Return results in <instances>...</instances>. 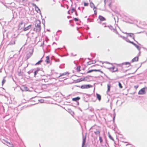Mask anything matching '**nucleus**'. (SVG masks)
Here are the masks:
<instances>
[{
    "label": "nucleus",
    "instance_id": "nucleus-28",
    "mask_svg": "<svg viewBox=\"0 0 147 147\" xmlns=\"http://www.w3.org/2000/svg\"><path fill=\"white\" fill-rule=\"evenodd\" d=\"M39 69H38L37 70H36V71L34 72V77H36V74L38 73V71H39Z\"/></svg>",
    "mask_w": 147,
    "mask_h": 147
},
{
    "label": "nucleus",
    "instance_id": "nucleus-32",
    "mask_svg": "<svg viewBox=\"0 0 147 147\" xmlns=\"http://www.w3.org/2000/svg\"><path fill=\"white\" fill-rule=\"evenodd\" d=\"M88 3H87V2H84V6H88Z\"/></svg>",
    "mask_w": 147,
    "mask_h": 147
},
{
    "label": "nucleus",
    "instance_id": "nucleus-11",
    "mask_svg": "<svg viewBox=\"0 0 147 147\" xmlns=\"http://www.w3.org/2000/svg\"><path fill=\"white\" fill-rule=\"evenodd\" d=\"M138 57H136L134 58L131 60V62H134L136 61H137L138 60Z\"/></svg>",
    "mask_w": 147,
    "mask_h": 147
},
{
    "label": "nucleus",
    "instance_id": "nucleus-39",
    "mask_svg": "<svg viewBox=\"0 0 147 147\" xmlns=\"http://www.w3.org/2000/svg\"><path fill=\"white\" fill-rule=\"evenodd\" d=\"M51 4L52 5H54V4H55V1L54 0H53L51 1Z\"/></svg>",
    "mask_w": 147,
    "mask_h": 147
},
{
    "label": "nucleus",
    "instance_id": "nucleus-33",
    "mask_svg": "<svg viewBox=\"0 0 147 147\" xmlns=\"http://www.w3.org/2000/svg\"><path fill=\"white\" fill-rule=\"evenodd\" d=\"M124 64L125 65H127L128 66H130L131 65L130 63L129 62H125L124 63Z\"/></svg>",
    "mask_w": 147,
    "mask_h": 147
},
{
    "label": "nucleus",
    "instance_id": "nucleus-42",
    "mask_svg": "<svg viewBox=\"0 0 147 147\" xmlns=\"http://www.w3.org/2000/svg\"><path fill=\"white\" fill-rule=\"evenodd\" d=\"M108 0H104V2L105 4L107 2Z\"/></svg>",
    "mask_w": 147,
    "mask_h": 147
},
{
    "label": "nucleus",
    "instance_id": "nucleus-6",
    "mask_svg": "<svg viewBox=\"0 0 147 147\" xmlns=\"http://www.w3.org/2000/svg\"><path fill=\"white\" fill-rule=\"evenodd\" d=\"M41 29V26H35V27L34 29V30L36 32H40Z\"/></svg>",
    "mask_w": 147,
    "mask_h": 147
},
{
    "label": "nucleus",
    "instance_id": "nucleus-13",
    "mask_svg": "<svg viewBox=\"0 0 147 147\" xmlns=\"http://www.w3.org/2000/svg\"><path fill=\"white\" fill-rule=\"evenodd\" d=\"M69 74V73L68 72H65L63 73L60 76H59V77H62L63 76H68Z\"/></svg>",
    "mask_w": 147,
    "mask_h": 147
},
{
    "label": "nucleus",
    "instance_id": "nucleus-30",
    "mask_svg": "<svg viewBox=\"0 0 147 147\" xmlns=\"http://www.w3.org/2000/svg\"><path fill=\"white\" fill-rule=\"evenodd\" d=\"M94 132L96 135L100 134V133L99 131H94Z\"/></svg>",
    "mask_w": 147,
    "mask_h": 147
},
{
    "label": "nucleus",
    "instance_id": "nucleus-37",
    "mask_svg": "<svg viewBox=\"0 0 147 147\" xmlns=\"http://www.w3.org/2000/svg\"><path fill=\"white\" fill-rule=\"evenodd\" d=\"M6 82V80L4 79H3L2 81V85L3 86V85Z\"/></svg>",
    "mask_w": 147,
    "mask_h": 147
},
{
    "label": "nucleus",
    "instance_id": "nucleus-48",
    "mask_svg": "<svg viewBox=\"0 0 147 147\" xmlns=\"http://www.w3.org/2000/svg\"><path fill=\"white\" fill-rule=\"evenodd\" d=\"M70 0V1H71V2H72V0Z\"/></svg>",
    "mask_w": 147,
    "mask_h": 147
},
{
    "label": "nucleus",
    "instance_id": "nucleus-7",
    "mask_svg": "<svg viewBox=\"0 0 147 147\" xmlns=\"http://www.w3.org/2000/svg\"><path fill=\"white\" fill-rule=\"evenodd\" d=\"M40 20H36V23L35 24V26H40Z\"/></svg>",
    "mask_w": 147,
    "mask_h": 147
},
{
    "label": "nucleus",
    "instance_id": "nucleus-4",
    "mask_svg": "<svg viewBox=\"0 0 147 147\" xmlns=\"http://www.w3.org/2000/svg\"><path fill=\"white\" fill-rule=\"evenodd\" d=\"M145 90L144 88H142L138 92L139 94H145Z\"/></svg>",
    "mask_w": 147,
    "mask_h": 147
},
{
    "label": "nucleus",
    "instance_id": "nucleus-46",
    "mask_svg": "<svg viewBox=\"0 0 147 147\" xmlns=\"http://www.w3.org/2000/svg\"><path fill=\"white\" fill-rule=\"evenodd\" d=\"M66 78V77L65 76V77H63L61 78Z\"/></svg>",
    "mask_w": 147,
    "mask_h": 147
},
{
    "label": "nucleus",
    "instance_id": "nucleus-45",
    "mask_svg": "<svg viewBox=\"0 0 147 147\" xmlns=\"http://www.w3.org/2000/svg\"><path fill=\"white\" fill-rule=\"evenodd\" d=\"M32 54H33V51L31 53H30V55H32Z\"/></svg>",
    "mask_w": 147,
    "mask_h": 147
},
{
    "label": "nucleus",
    "instance_id": "nucleus-8",
    "mask_svg": "<svg viewBox=\"0 0 147 147\" xmlns=\"http://www.w3.org/2000/svg\"><path fill=\"white\" fill-rule=\"evenodd\" d=\"M35 11L37 13H41V11L39 8L35 5Z\"/></svg>",
    "mask_w": 147,
    "mask_h": 147
},
{
    "label": "nucleus",
    "instance_id": "nucleus-47",
    "mask_svg": "<svg viewBox=\"0 0 147 147\" xmlns=\"http://www.w3.org/2000/svg\"><path fill=\"white\" fill-rule=\"evenodd\" d=\"M113 36H114V38H116V36H115V35H113Z\"/></svg>",
    "mask_w": 147,
    "mask_h": 147
},
{
    "label": "nucleus",
    "instance_id": "nucleus-36",
    "mask_svg": "<svg viewBox=\"0 0 147 147\" xmlns=\"http://www.w3.org/2000/svg\"><path fill=\"white\" fill-rule=\"evenodd\" d=\"M119 86L121 88H123L122 85L120 82H119Z\"/></svg>",
    "mask_w": 147,
    "mask_h": 147
},
{
    "label": "nucleus",
    "instance_id": "nucleus-10",
    "mask_svg": "<svg viewBox=\"0 0 147 147\" xmlns=\"http://www.w3.org/2000/svg\"><path fill=\"white\" fill-rule=\"evenodd\" d=\"M31 26L32 25H30L28 26L27 27L24 28L23 30L24 31H26L28 30L31 28Z\"/></svg>",
    "mask_w": 147,
    "mask_h": 147
},
{
    "label": "nucleus",
    "instance_id": "nucleus-31",
    "mask_svg": "<svg viewBox=\"0 0 147 147\" xmlns=\"http://www.w3.org/2000/svg\"><path fill=\"white\" fill-rule=\"evenodd\" d=\"M111 1L109 3V4L108 5L110 7H111V3H112L113 1H112V0H110Z\"/></svg>",
    "mask_w": 147,
    "mask_h": 147
},
{
    "label": "nucleus",
    "instance_id": "nucleus-19",
    "mask_svg": "<svg viewBox=\"0 0 147 147\" xmlns=\"http://www.w3.org/2000/svg\"><path fill=\"white\" fill-rule=\"evenodd\" d=\"M96 95L97 98L98 100H100L101 99V96L100 94L97 93L96 94Z\"/></svg>",
    "mask_w": 147,
    "mask_h": 147
},
{
    "label": "nucleus",
    "instance_id": "nucleus-16",
    "mask_svg": "<svg viewBox=\"0 0 147 147\" xmlns=\"http://www.w3.org/2000/svg\"><path fill=\"white\" fill-rule=\"evenodd\" d=\"M99 19L101 21H105L106 20V19L102 16H99L98 17Z\"/></svg>",
    "mask_w": 147,
    "mask_h": 147
},
{
    "label": "nucleus",
    "instance_id": "nucleus-5",
    "mask_svg": "<svg viewBox=\"0 0 147 147\" xmlns=\"http://www.w3.org/2000/svg\"><path fill=\"white\" fill-rule=\"evenodd\" d=\"M92 86L90 85H86L82 86L81 88L82 89H87L90 88Z\"/></svg>",
    "mask_w": 147,
    "mask_h": 147
},
{
    "label": "nucleus",
    "instance_id": "nucleus-38",
    "mask_svg": "<svg viewBox=\"0 0 147 147\" xmlns=\"http://www.w3.org/2000/svg\"><path fill=\"white\" fill-rule=\"evenodd\" d=\"M113 31H114V32H115V34L116 35L118 34V32H117V31L116 30H113Z\"/></svg>",
    "mask_w": 147,
    "mask_h": 147
},
{
    "label": "nucleus",
    "instance_id": "nucleus-14",
    "mask_svg": "<svg viewBox=\"0 0 147 147\" xmlns=\"http://www.w3.org/2000/svg\"><path fill=\"white\" fill-rule=\"evenodd\" d=\"M96 63V61H91L88 62L87 63L88 65H91L92 64H94Z\"/></svg>",
    "mask_w": 147,
    "mask_h": 147
},
{
    "label": "nucleus",
    "instance_id": "nucleus-1",
    "mask_svg": "<svg viewBox=\"0 0 147 147\" xmlns=\"http://www.w3.org/2000/svg\"><path fill=\"white\" fill-rule=\"evenodd\" d=\"M108 69L112 72H115L117 71V68L115 66H113L112 67L109 68Z\"/></svg>",
    "mask_w": 147,
    "mask_h": 147
},
{
    "label": "nucleus",
    "instance_id": "nucleus-23",
    "mask_svg": "<svg viewBox=\"0 0 147 147\" xmlns=\"http://www.w3.org/2000/svg\"><path fill=\"white\" fill-rule=\"evenodd\" d=\"M43 61L42 59H41V60L40 61H39L38 62H37L36 64L35 65H39L40 64V63L42 62Z\"/></svg>",
    "mask_w": 147,
    "mask_h": 147
},
{
    "label": "nucleus",
    "instance_id": "nucleus-40",
    "mask_svg": "<svg viewBox=\"0 0 147 147\" xmlns=\"http://www.w3.org/2000/svg\"><path fill=\"white\" fill-rule=\"evenodd\" d=\"M3 141H4L7 144L9 142L8 141H7V140H4V139H3Z\"/></svg>",
    "mask_w": 147,
    "mask_h": 147
},
{
    "label": "nucleus",
    "instance_id": "nucleus-43",
    "mask_svg": "<svg viewBox=\"0 0 147 147\" xmlns=\"http://www.w3.org/2000/svg\"><path fill=\"white\" fill-rule=\"evenodd\" d=\"M138 86H134V88H136V89H137V88H138Z\"/></svg>",
    "mask_w": 147,
    "mask_h": 147
},
{
    "label": "nucleus",
    "instance_id": "nucleus-24",
    "mask_svg": "<svg viewBox=\"0 0 147 147\" xmlns=\"http://www.w3.org/2000/svg\"><path fill=\"white\" fill-rule=\"evenodd\" d=\"M123 33L125 34H128L131 37L134 35V34L133 33H127V32H123Z\"/></svg>",
    "mask_w": 147,
    "mask_h": 147
},
{
    "label": "nucleus",
    "instance_id": "nucleus-44",
    "mask_svg": "<svg viewBox=\"0 0 147 147\" xmlns=\"http://www.w3.org/2000/svg\"><path fill=\"white\" fill-rule=\"evenodd\" d=\"M104 27H107V28H109V27H108V26H105Z\"/></svg>",
    "mask_w": 147,
    "mask_h": 147
},
{
    "label": "nucleus",
    "instance_id": "nucleus-29",
    "mask_svg": "<svg viewBox=\"0 0 147 147\" xmlns=\"http://www.w3.org/2000/svg\"><path fill=\"white\" fill-rule=\"evenodd\" d=\"M110 88H111V86L109 85H107L108 89H107V91L108 92H109L110 91Z\"/></svg>",
    "mask_w": 147,
    "mask_h": 147
},
{
    "label": "nucleus",
    "instance_id": "nucleus-26",
    "mask_svg": "<svg viewBox=\"0 0 147 147\" xmlns=\"http://www.w3.org/2000/svg\"><path fill=\"white\" fill-rule=\"evenodd\" d=\"M108 137L109 138L111 139V140H112L113 141H114V140L113 138L111 136V135L109 133V135Z\"/></svg>",
    "mask_w": 147,
    "mask_h": 147
},
{
    "label": "nucleus",
    "instance_id": "nucleus-12",
    "mask_svg": "<svg viewBox=\"0 0 147 147\" xmlns=\"http://www.w3.org/2000/svg\"><path fill=\"white\" fill-rule=\"evenodd\" d=\"M86 140V137H83V141L82 143V147H83L85 144Z\"/></svg>",
    "mask_w": 147,
    "mask_h": 147
},
{
    "label": "nucleus",
    "instance_id": "nucleus-18",
    "mask_svg": "<svg viewBox=\"0 0 147 147\" xmlns=\"http://www.w3.org/2000/svg\"><path fill=\"white\" fill-rule=\"evenodd\" d=\"M23 24V22H22L21 23H20L19 25H18V27L19 29L20 30H21L22 28V27L21 26Z\"/></svg>",
    "mask_w": 147,
    "mask_h": 147
},
{
    "label": "nucleus",
    "instance_id": "nucleus-3",
    "mask_svg": "<svg viewBox=\"0 0 147 147\" xmlns=\"http://www.w3.org/2000/svg\"><path fill=\"white\" fill-rule=\"evenodd\" d=\"M99 71L101 73H103V72L102 71H101L100 69H92L91 70H90L87 72V73H89L91 72H92L93 71Z\"/></svg>",
    "mask_w": 147,
    "mask_h": 147
},
{
    "label": "nucleus",
    "instance_id": "nucleus-15",
    "mask_svg": "<svg viewBox=\"0 0 147 147\" xmlns=\"http://www.w3.org/2000/svg\"><path fill=\"white\" fill-rule=\"evenodd\" d=\"M45 62L47 64H48L50 63V58L49 57V56H47L46 57Z\"/></svg>",
    "mask_w": 147,
    "mask_h": 147
},
{
    "label": "nucleus",
    "instance_id": "nucleus-22",
    "mask_svg": "<svg viewBox=\"0 0 147 147\" xmlns=\"http://www.w3.org/2000/svg\"><path fill=\"white\" fill-rule=\"evenodd\" d=\"M93 10L94 11L95 14L96 15L97 14L96 8L95 7H93Z\"/></svg>",
    "mask_w": 147,
    "mask_h": 147
},
{
    "label": "nucleus",
    "instance_id": "nucleus-21",
    "mask_svg": "<svg viewBox=\"0 0 147 147\" xmlns=\"http://www.w3.org/2000/svg\"><path fill=\"white\" fill-rule=\"evenodd\" d=\"M84 78H81L80 79H78L77 80L78 82H80L84 81Z\"/></svg>",
    "mask_w": 147,
    "mask_h": 147
},
{
    "label": "nucleus",
    "instance_id": "nucleus-20",
    "mask_svg": "<svg viewBox=\"0 0 147 147\" xmlns=\"http://www.w3.org/2000/svg\"><path fill=\"white\" fill-rule=\"evenodd\" d=\"M7 144H8L7 145V146L9 147H14L13 144L9 142Z\"/></svg>",
    "mask_w": 147,
    "mask_h": 147
},
{
    "label": "nucleus",
    "instance_id": "nucleus-2",
    "mask_svg": "<svg viewBox=\"0 0 147 147\" xmlns=\"http://www.w3.org/2000/svg\"><path fill=\"white\" fill-rule=\"evenodd\" d=\"M21 89L23 91H26L28 90L27 87L25 85H22L21 87Z\"/></svg>",
    "mask_w": 147,
    "mask_h": 147
},
{
    "label": "nucleus",
    "instance_id": "nucleus-17",
    "mask_svg": "<svg viewBox=\"0 0 147 147\" xmlns=\"http://www.w3.org/2000/svg\"><path fill=\"white\" fill-rule=\"evenodd\" d=\"M80 99V98L78 97L76 98H73L72 99V100L74 101H77V100H79Z\"/></svg>",
    "mask_w": 147,
    "mask_h": 147
},
{
    "label": "nucleus",
    "instance_id": "nucleus-34",
    "mask_svg": "<svg viewBox=\"0 0 147 147\" xmlns=\"http://www.w3.org/2000/svg\"><path fill=\"white\" fill-rule=\"evenodd\" d=\"M99 138L100 143H102L103 141L102 138L101 136H100Z\"/></svg>",
    "mask_w": 147,
    "mask_h": 147
},
{
    "label": "nucleus",
    "instance_id": "nucleus-35",
    "mask_svg": "<svg viewBox=\"0 0 147 147\" xmlns=\"http://www.w3.org/2000/svg\"><path fill=\"white\" fill-rule=\"evenodd\" d=\"M74 10H74V8H72V9L71 10H69V11H70L71 13H73V12Z\"/></svg>",
    "mask_w": 147,
    "mask_h": 147
},
{
    "label": "nucleus",
    "instance_id": "nucleus-25",
    "mask_svg": "<svg viewBox=\"0 0 147 147\" xmlns=\"http://www.w3.org/2000/svg\"><path fill=\"white\" fill-rule=\"evenodd\" d=\"M80 67H81L80 66H78L76 68V70L78 72H79L80 71Z\"/></svg>",
    "mask_w": 147,
    "mask_h": 147
},
{
    "label": "nucleus",
    "instance_id": "nucleus-9",
    "mask_svg": "<svg viewBox=\"0 0 147 147\" xmlns=\"http://www.w3.org/2000/svg\"><path fill=\"white\" fill-rule=\"evenodd\" d=\"M129 42L133 45H134L135 47L139 50H140V47L138 45H136V44L132 42L131 41H129Z\"/></svg>",
    "mask_w": 147,
    "mask_h": 147
},
{
    "label": "nucleus",
    "instance_id": "nucleus-27",
    "mask_svg": "<svg viewBox=\"0 0 147 147\" xmlns=\"http://www.w3.org/2000/svg\"><path fill=\"white\" fill-rule=\"evenodd\" d=\"M90 5L91 8H93L95 7L94 5V4L92 3H90Z\"/></svg>",
    "mask_w": 147,
    "mask_h": 147
},
{
    "label": "nucleus",
    "instance_id": "nucleus-41",
    "mask_svg": "<svg viewBox=\"0 0 147 147\" xmlns=\"http://www.w3.org/2000/svg\"><path fill=\"white\" fill-rule=\"evenodd\" d=\"M74 20L76 21H78V19L76 18H74Z\"/></svg>",
    "mask_w": 147,
    "mask_h": 147
}]
</instances>
